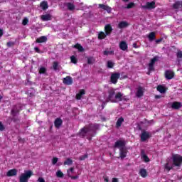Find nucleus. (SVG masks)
<instances>
[{
	"instance_id": "27",
	"label": "nucleus",
	"mask_w": 182,
	"mask_h": 182,
	"mask_svg": "<svg viewBox=\"0 0 182 182\" xmlns=\"http://www.w3.org/2000/svg\"><path fill=\"white\" fill-rule=\"evenodd\" d=\"M156 90H158V92H159V93H166V87L163 85H158L156 87Z\"/></svg>"
},
{
	"instance_id": "54",
	"label": "nucleus",
	"mask_w": 182,
	"mask_h": 182,
	"mask_svg": "<svg viewBox=\"0 0 182 182\" xmlns=\"http://www.w3.org/2000/svg\"><path fill=\"white\" fill-rule=\"evenodd\" d=\"M79 93H80L82 96H83V95H85V93H86V92L85 91V90H80V92H79Z\"/></svg>"
},
{
	"instance_id": "28",
	"label": "nucleus",
	"mask_w": 182,
	"mask_h": 182,
	"mask_svg": "<svg viewBox=\"0 0 182 182\" xmlns=\"http://www.w3.org/2000/svg\"><path fill=\"white\" fill-rule=\"evenodd\" d=\"M144 95V92L143 91V88L139 87L136 91V97H141Z\"/></svg>"
},
{
	"instance_id": "55",
	"label": "nucleus",
	"mask_w": 182,
	"mask_h": 182,
	"mask_svg": "<svg viewBox=\"0 0 182 182\" xmlns=\"http://www.w3.org/2000/svg\"><path fill=\"white\" fill-rule=\"evenodd\" d=\"M72 180H77V178H79L78 176H71Z\"/></svg>"
},
{
	"instance_id": "23",
	"label": "nucleus",
	"mask_w": 182,
	"mask_h": 182,
	"mask_svg": "<svg viewBox=\"0 0 182 182\" xmlns=\"http://www.w3.org/2000/svg\"><path fill=\"white\" fill-rule=\"evenodd\" d=\"M127 26H129L127 21H121L118 23V28L119 29H124V28H127Z\"/></svg>"
},
{
	"instance_id": "62",
	"label": "nucleus",
	"mask_w": 182,
	"mask_h": 182,
	"mask_svg": "<svg viewBox=\"0 0 182 182\" xmlns=\"http://www.w3.org/2000/svg\"><path fill=\"white\" fill-rule=\"evenodd\" d=\"M160 97H161L160 95H156V96H155V98H156V99H160Z\"/></svg>"
},
{
	"instance_id": "12",
	"label": "nucleus",
	"mask_w": 182,
	"mask_h": 182,
	"mask_svg": "<svg viewBox=\"0 0 182 182\" xmlns=\"http://www.w3.org/2000/svg\"><path fill=\"white\" fill-rule=\"evenodd\" d=\"M174 76H175V73L173 70H167L165 71V77L168 80H171V79H173V77H174Z\"/></svg>"
},
{
	"instance_id": "47",
	"label": "nucleus",
	"mask_w": 182,
	"mask_h": 182,
	"mask_svg": "<svg viewBox=\"0 0 182 182\" xmlns=\"http://www.w3.org/2000/svg\"><path fill=\"white\" fill-rule=\"evenodd\" d=\"M134 6V3L131 2L127 5V9H132Z\"/></svg>"
},
{
	"instance_id": "13",
	"label": "nucleus",
	"mask_w": 182,
	"mask_h": 182,
	"mask_svg": "<svg viewBox=\"0 0 182 182\" xmlns=\"http://www.w3.org/2000/svg\"><path fill=\"white\" fill-rule=\"evenodd\" d=\"M64 6H66L67 9L70 11V12H73L75 9H76V6H75V4L72 2H65L64 3Z\"/></svg>"
},
{
	"instance_id": "61",
	"label": "nucleus",
	"mask_w": 182,
	"mask_h": 182,
	"mask_svg": "<svg viewBox=\"0 0 182 182\" xmlns=\"http://www.w3.org/2000/svg\"><path fill=\"white\" fill-rule=\"evenodd\" d=\"M73 170H75V169L73 168V167H72V168H70V171L71 173H73Z\"/></svg>"
},
{
	"instance_id": "17",
	"label": "nucleus",
	"mask_w": 182,
	"mask_h": 182,
	"mask_svg": "<svg viewBox=\"0 0 182 182\" xmlns=\"http://www.w3.org/2000/svg\"><path fill=\"white\" fill-rule=\"evenodd\" d=\"M64 85H73V79L72 78V77L70 76H67L66 77H65L63 80Z\"/></svg>"
},
{
	"instance_id": "25",
	"label": "nucleus",
	"mask_w": 182,
	"mask_h": 182,
	"mask_svg": "<svg viewBox=\"0 0 182 182\" xmlns=\"http://www.w3.org/2000/svg\"><path fill=\"white\" fill-rule=\"evenodd\" d=\"M40 7L41 8V9H43V11H46V9L49 8V6L48 5V1H42L40 4Z\"/></svg>"
},
{
	"instance_id": "29",
	"label": "nucleus",
	"mask_w": 182,
	"mask_h": 182,
	"mask_svg": "<svg viewBox=\"0 0 182 182\" xmlns=\"http://www.w3.org/2000/svg\"><path fill=\"white\" fill-rule=\"evenodd\" d=\"M139 175L141 177H143V178H146V177H147V171L144 168L140 169Z\"/></svg>"
},
{
	"instance_id": "41",
	"label": "nucleus",
	"mask_w": 182,
	"mask_h": 182,
	"mask_svg": "<svg viewBox=\"0 0 182 182\" xmlns=\"http://www.w3.org/2000/svg\"><path fill=\"white\" fill-rule=\"evenodd\" d=\"M70 60H71V63H74L75 65H76V63H77V58H76L75 55H72L70 57Z\"/></svg>"
},
{
	"instance_id": "32",
	"label": "nucleus",
	"mask_w": 182,
	"mask_h": 182,
	"mask_svg": "<svg viewBox=\"0 0 182 182\" xmlns=\"http://www.w3.org/2000/svg\"><path fill=\"white\" fill-rule=\"evenodd\" d=\"M64 166H72L73 161L70 158H68L63 163Z\"/></svg>"
},
{
	"instance_id": "21",
	"label": "nucleus",
	"mask_w": 182,
	"mask_h": 182,
	"mask_svg": "<svg viewBox=\"0 0 182 182\" xmlns=\"http://www.w3.org/2000/svg\"><path fill=\"white\" fill-rule=\"evenodd\" d=\"M48 41V37L41 36L36 40V43H43Z\"/></svg>"
},
{
	"instance_id": "31",
	"label": "nucleus",
	"mask_w": 182,
	"mask_h": 182,
	"mask_svg": "<svg viewBox=\"0 0 182 182\" xmlns=\"http://www.w3.org/2000/svg\"><path fill=\"white\" fill-rule=\"evenodd\" d=\"M148 39L151 42L156 39V33L154 31L149 33Z\"/></svg>"
},
{
	"instance_id": "20",
	"label": "nucleus",
	"mask_w": 182,
	"mask_h": 182,
	"mask_svg": "<svg viewBox=\"0 0 182 182\" xmlns=\"http://www.w3.org/2000/svg\"><path fill=\"white\" fill-rule=\"evenodd\" d=\"M129 46H127V43L126 41H121L119 43V49L121 50H127Z\"/></svg>"
},
{
	"instance_id": "50",
	"label": "nucleus",
	"mask_w": 182,
	"mask_h": 182,
	"mask_svg": "<svg viewBox=\"0 0 182 182\" xmlns=\"http://www.w3.org/2000/svg\"><path fill=\"white\" fill-rule=\"evenodd\" d=\"M11 121L14 123H16V122H19V118L16 117V116H14L11 118Z\"/></svg>"
},
{
	"instance_id": "60",
	"label": "nucleus",
	"mask_w": 182,
	"mask_h": 182,
	"mask_svg": "<svg viewBox=\"0 0 182 182\" xmlns=\"http://www.w3.org/2000/svg\"><path fill=\"white\" fill-rule=\"evenodd\" d=\"M104 181L106 182H109V178H105Z\"/></svg>"
},
{
	"instance_id": "56",
	"label": "nucleus",
	"mask_w": 182,
	"mask_h": 182,
	"mask_svg": "<svg viewBox=\"0 0 182 182\" xmlns=\"http://www.w3.org/2000/svg\"><path fill=\"white\" fill-rule=\"evenodd\" d=\"M3 130H5V127L4 124H1V132H3Z\"/></svg>"
},
{
	"instance_id": "3",
	"label": "nucleus",
	"mask_w": 182,
	"mask_h": 182,
	"mask_svg": "<svg viewBox=\"0 0 182 182\" xmlns=\"http://www.w3.org/2000/svg\"><path fill=\"white\" fill-rule=\"evenodd\" d=\"M116 92L114 90H108V97H107L106 102L109 103H117V100L115 99Z\"/></svg>"
},
{
	"instance_id": "4",
	"label": "nucleus",
	"mask_w": 182,
	"mask_h": 182,
	"mask_svg": "<svg viewBox=\"0 0 182 182\" xmlns=\"http://www.w3.org/2000/svg\"><path fill=\"white\" fill-rule=\"evenodd\" d=\"M173 164L175 167H181L182 164V156L178 154H175L172 156Z\"/></svg>"
},
{
	"instance_id": "22",
	"label": "nucleus",
	"mask_w": 182,
	"mask_h": 182,
	"mask_svg": "<svg viewBox=\"0 0 182 182\" xmlns=\"http://www.w3.org/2000/svg\"><path fill=\"white\" fill-rule=\"evenodd\" d=\"M141 159H143L145 163H149V161H150V159L149 158V156H147V155H146V154L144 153V150L141 151Z\"/></svg>"
},
{
	"instance_id": "52",
	"label": "nucleus",
	"mask_w": 182,
	"mask_h": 182,
	"mask_svg": "<svg viewBox=\"0 0 182 182\" xmlns=\"http://www.w3.org/2000/svg\"><path fill=\"white\" fill-rule=\"evenodd\" d=\"M38 182H46L45 181V179L43 178H42V177L38 178Z\"/></svg>"
},
{
	"instance_id": "43",
	"label": "nucleus",
	"mask_w": 182,
	"mask_h": 182,
	"mask_svg": "<svg viewBox=\"0 0 182 182\" xmlns=\"http://www.w3.org/2000/svg\"><path fill=\"white\" fill-rule=\"evenodd\" d=\"M40 75H43L46 73V68L45 67H41L39 70Z\"/></svg>"
},
{
	"instance_id": "26",
	"label": "nucleus",
	"mask_w": 182,
	"mask_h": 182,
	"mask_svg": "<svg viewBox=\"0 0 182 182\" xmlns=\"http://www.w3.org/2000/svg\"><path fill=\"white\" fill-rule=\"evenodd\" d=\"M41 19L43 21H51L52 20V16H50V14L42 15L41 16Z\"/></svg>"
},
{
	"instance_id": "51",
	"label": "nucleus",
	"mask_w": 182,
	"mask_h": 182,
	"mask_svg": "<svg viewBox=\"0 0 182 182\" xmlns=\"http://www.w3.org/2000/svg\"><path fill=\"white\" fill-rule=\"evenodd\" d=\"M82 96L79 92L76 95V99L77 100H80V99H82Z\"/></svg>"
},
{
	"instance_id": "6",
	"label": "nucleus",
	"mask_w": 182,
	"mask_h": 182,
	"mask_svg": "<svg viewBox=\"0 0 182 182\" xmlns=\"http://www.w3.org/2000/svg\"><path fill=\"white\" fill-rule=\"evenodd\" d=\"M151 137V134L147 131H142L141 135H140V139L141 141H146V140H149Z\"/></svg>"
},
{
	"instance_id": "7",
	"label": "nucleus",
	"mask_w": 182,
	"mask_h": 182,
	"mask_svg": "<svg viewBox=\"0 0 182 182\" xmlns=\"http://www.w3.org/2000/svg\"><path fill=\"white\" fill-rule=\"evenodd\" d=\"M120 79V73H114L111 75L110 82L113 83V85H116L117 83V80Z\"/></svg>"
},
{
	"instance_id": "63",
	"label": "nucleus",
	"mask_w": 182,
	"mask_h": 182,
	"mask_svg": "<svg viewBox=\"0 0 182 182\" xmlns=\"http://www.w3.org/2000/svg\"><path fill=\"white\" fill-rule=\"evenodd\" d=\"M133 47L135 48H137V44L134 43V44H133Z\"/></svg>"
},
{
	"instance_id": "39",
	"label": "nucleus",
	"mask_w": 182,
	"mask_h": 182,
	"mask_svg": "<svg viewBox=\"0 0 182 182\" xmlns=\"http://www.w3.org/2000/svg\"><path fill=\"white\" fill-rule=\"evenodd\" d=\"M89 157V155L87 154H85V155L80 156L79 157V160L80 161H83L84 160H86Z\"/></svg>"
},
{
	"instance_id": "30",
	"label": "nucleus",
	"mask_w": 182,
	"mask_h": 182,
	"mask_svg": "<svg viewBox=\"0 0 182 182\" xmlns=\"http://www.w3.org/2000/svg\"><path fill=\"white\" fill-rule=\"evenodd\" d=\"M164 168L165 170H166V171H170V170H173V165L171 164V163L168 162L165 164L164 166Z\"/></svg>"
},
{
	"instance_id": "49",
	"label": "nucleus",
	"mask_w": 182,
	"mask_h": 182,
	"mask_svg": "<svg viewBox=\"0 0 182 182\" xmlns=\"http://www.w3.org/2000/svg\"><path fill=\"white\" fill-rule=\"evenodd\" d=\"M8 48H11V46H15V43L12 42V41H9L6 43Z\"/></svg>"
},
{
	"instance_id": "8",
	"label": "nucleus",
	"mask_w": 182,
	"mask_h": 182,
	"mask_svg": "<svg viewBox=\"0 0 182 182\" xmlns=\"http://www.w3.org/2000/svg\"><path fill=\"white\" fill-rule=\"evenodd\" d=\"M21 105L14 106L11 111V116H13V117H15L16 114H19V112H21Z\"/></svg>"
},
{
	"instance_id": "45",
	"label": "nucleus",
	"mask_w": 182,
	"mask_h": 182,
	"mask_svg": "<svg viewBox=\"0 0 182 182\" xmlns=\"http://www.w3.org/2000/svg\"><path fill=\"white\" fill-rule=\"evenodd\" d=\"M176 58L178 59H182V51L181 50H178L176 53Z\"/></svg>"
},
{
	"instance_id": "14",
	"label": "nucleus",
	"mask_w": 182,
	"mask_h": 182,
	"mask_svg": "<svg viewBox=\"0 0 182 182\" xmlns=\"http://www.w3.org/2000/svg\"><path fill=\"white\" fill-rule=\"evenodd\" d=\"M126 146V142H124V141H122V140H118L115 142L114 145V149H122V148H124V146Z\"/></svg>"
},
{
	"instance_id": "11",
	"label": "nucleus",
	"mask_w": 182,
	"mask_h": 182,
	"mask_svg": "<svg viewBox=\"0 0 182 182\" xmlns=\"http://www.w3.org/2000/svg\"><path fill=\"white\" fill-rule=\"evenodd\" d=\"M127 149L126 147L124 148H119V159L123 160L124 159H126L127 156Z\"/></svg>"
},
{
	"instance_id": "16",
	"label": "nucleus",
	"mask_w": 182,
	"mask_h": 182,
	"mask_svg": "<svg viewBox=\"0 0 182 182\" xmlns=\"http://www.w3.org/2000/svg\"><path fill=\"white\" fill-rule=\"evenodd\" d=\"M105 35H107V36H109V35H110L112 33V32H113V28L112 27V26L110 24H107L105 26Z\"/></svg>"
},
{
	"instance_id": "48",
	"label": "nucleus",
	"mask_w": 182,
	"mask_h": 182,
	"mask_svg": "<svg viewBox=\"0 0 182 182\" xmlns=\"http://www.w3.org/2000/svg\"><path fill=\"white\" fill-rule=\"evenodd\" d=\"M29 23V20L28 18H24L22 21V25H23V26L28 25V23Z\"/></svg>"
},
{
	"instance_id": "46",
	"label": "nucleus",
	"mask_w": 182,
	"mask_h": 182,
	"mask_svg": "<svg viewBox=\"0 0 182 182\" xmlns=\"http://www.w3.org/2000/svg\"><path fill=\"white\" fill-rule=\"evenodd\" d=\"M58 161L59 159L58 157H53L52 159V164L55 166V164H56V163H58Z\"/></svg>"
},
{
	"instance_id": "35",
	"label": "nucleus",
	"mask_w": 182,
	"mask_h": 182,
	"mask_svg": "<svg viewBox=\"0 0 182 182\" xmlns=\"http://www.w3.org/2000/svg\"><path fill=\"white\" fill-rule=\"evenodd\" d=\"M73 48H75V49H77L79 50V52H83V50H84L82 45H80L79 43L74 45Z\"/></svg>"
},
{
	"instance_id": "2",
	"label": "nucleus",
	"mask_w": 182,
	"mask_h": 182,
	"mask_svg": "<svg viewBox=\"0 0 182 182\" xmlns=\"http://www.w3.org/2000/svg\"><path fill=\"white\" fill-rule=\"evenodd\" d=\"M33 176V172L31 170L26 171L25 173H21L19 177L20 182H28L29 181V178Z\"/></svg>"
},
{
	"instance_id": "5",
	"label": "nucleus",
	"mask_w": 182,
	"mask_h": 182,
	"mask_svg": "<svg viewBox=\"0 0 182 182\" xmlns=\"http://www.w3.org/2000/svg\"><path fill=\"white\" fill-rule=\"evenodd\" d=\"M157 61H159V56H155L151 59L149 63L148 64L149 72H154V65Z\"/></svg>"
},
{
	"instance_id": "1",
	"label": "nucleus",
	"mask_w": 182,
	"mask_h": 182,
	"mask_svg": "<svg viewBox=\"0 0 182 182\" xmlns=\"http://www.w3.org/2000/svg\"><path fill=\"white\" fill-rule=\"evenodd\" d=\"M99 130L98 124H89L88 125L85 126L79 132L80 137H87L89 141H92V137L96 136V131Z\"/></svg>"
},
{
	"instance_id": "18",
	"label": "nucleus",
	"mask_w": 182,
	"mask_h": 182,
	"mask_svg": "<svg viewBox=\"0 0 182 182\" xmlns=\"http://www.w3.org/2000/svg\"><path fill=\"white\" fill-rule=\"evenodd\" d=\"M18 174V170L14 168V169H10L6 173L7 177H14Z\"/></svg>"
},
{
	"instance_id": "57",
	"label": "nucleus",
	"mask_w": 182,
	"mask_h": 182,
	"mask_svg": "<svg viewBox=\"0 0 182 182\" xmlns=\"http://www.w3.org/2000/svg\"><path fill=\"white\" fill-rule=\"evenodd\" d=\"M112 182H119V179L117 178H113Z\"/></svg>"
},
{
	"instance_id": "15",
	"label": "nucleus",
	"mask_w": 182,
	"mask_h": 182,
	"mask_svg": "<svg viewBox=\"0 0 182 182\" xmlns=\"http://www.w3.org/2000/svg\"><path fill=\"white\" fill-rule=\"evenodd\" d=\"M98 6L101 8V9H103V11H106L108 14H112V7L108 5L98 4Z\"/></svg>"
},
{
	"instance_id": "33",
	"label": "nucleus",
	"mask_w": 182,
	"mask_h": 182,
	"mask_svg": "<svg viewBox=\"0 0 182 182\" xmlns=\"http://www.w3.org/2000/svg\"><path fill=\"white\" fill-rule=\"evenodd\" d=\"M107 36V35H106V33H105V32L101 31L98 34V39H100V41H102V39H105Z\"/></svg>"
},
{
	"instance_id": "53",
	"label": "nucleus",
	"mask_w": 182,
	"mask_h": 182,
	"mask_svg": "<svg viewBox=\"0 0 182 182\" xmlns=\"http://www.w3.org/2000/svg\"><path fill=\"white\" fill-rule=\"evenodd\" d=\"M34 50H36L37 53H41V50L38 47H35Z\"/></svg>"
},
{
	"instance_id": "9",
	"label": "nucleus",
	"mask_w": 182,
	"mask_h": 182,
	"mask_svg": "<svg viewBox=\"0 0 182 182\" xmlns=\"http://www.w3.org/2000/svg\"><path fill=\"white\" fill-rule=\"evenodd\" d=\"M143 9H154L156 8V1L146 2V5L141 6Z\"/></svg>"
},
{
	"instance_id": "64",
	"label": "nucleus",
	"mask_w": 182,
	"mask_h": 182,
	"mask_svg": "<svg viewBox=\"0 0 182 182\" xmlns=\"http://www.w3.org/2000/svg\"><path fill=\"white\" fill-rule=\"evenodd\" d=\"M2 35H4V31L1 29V36H2Z\"/></svg>"
},
{
	"instance_id": "59",
	"label": "nucleus",
	"mask_w": 182,
	"mask_h": 182,
	"mask_svg": "<svg viewBox=\"0 0 182 182\" xmlns=\"http://www.w3.org/2000/svg\"><path fill=\"white\" fill-rule=\"evenodd\" d=\"M161 41H163V38L157 39V40L156 41V43H160V42H161Z\"/></svg>"
},
{
	"instance_id": "40",
	"label": "nucleus",
	"mask_w": 182,
	"mask_h": 182,
	"mask_svg": "<svg viewBox=\"0 0 182 182\" xmlns=\"http://www.w3.org/2000/svg\"><path fill=\"white\" fill-rule=\"evenodd\" d=\"M93 62H95V58L93 57L87 58V64L88 65H93Z\"/></svg>"
},
{
	"instance_id": "19",
	"label": "nucleus",
	"mask_w": 182,
	"mask_h": 182,
	"mask_svg": "<svg viewBox=\"0 0 182 182\" xmlns=\"http://www.w3.org/2000/svg\"><path fill=\"white\" fill-rule=\"evenodd\" d=\"M63 123V121L60 118L55 119L54 122V126L56 127V129H59L62 126V124Z\"/></svg>"
},
{
	"instance_id": "34",
	"label": "nucleus",
	"mask_w": 182,
	"mask_h": 182,
	"mask_svg": "<svg viewBox=\"0 0 182 182\" xmlns=\"http://www.w3.org/2000/svg\"><path fill=\"white\" fill-rule=\"evenodd\" d=\"M123 97V94L122 92H118L117 95H115V100H119V102H122L123 100L122 97Z\"/></svg>"
},
{
	"instance_id": "38",
	"label": "nucleus",
	"mask_w": 182,
	"mask_h": 182,
	"mask_svg": "<svg viewBox=\"0 0 182 182\" xmlns=\"http://www.w3.org/2000/svg\"><path fill=\"white\" fill-rule=\"evenodd\" d=\"M114 51L113 50H104L103 51V55H105V56H109V55H114Z\"/></svg>"
},
{
	"instance_id": "44",
	"label": "nucleus",
	"mask_w": 182,
	"mask_h": 182,
	"mask_svg": "<svg viewBox=\"0 0 182 182\" xmlns=\"http://www.w3.org/2000/svg\"><path fill=\"white\" fill-rule=\"evenodd\" d=\"M56 176H57V177L62 178V177H63V172L61 171L60 170H59L56 172Z\"/></svg>"
},
{
	"instance_id": "24",
	"label": "nucleus",
	"mask_w": 182,
	"mask_h": 182,
	"mask_svg": "<svg viewBox=\"0 0 182 182\" xmlns=\"http://www.w3.org/2000/svg\"><path fill=\"white\" fill-rule=\"evenodd\" d=\"M124 122V118H123V117H119L116 122L117 129H119V127H121Z\"/></svg>"
},
{
	"instance_id": "58",
	"label": "nucleus",
	"mask_w": 182,
	"mask_h": 182,
	"mask_svg": "<svg viewBox=\"0 0 182 182\" xmlns=\"http://www.w3.org/2000/svg\"><path fill=\"white\" fill-rule=\"evenodd\" d=\"M107 103V102L106 101L102 103V109H105V106H106Z\"/></svg>"
},
{
	"instance_id": "42",
	"label": "nucleus",
	"mask_w": 182,
	"mask_h": 182,
	"mask_svg": "<svg viewBox=\"0 0 182 182\" xmlns=\"http://www.w3.org/2000/svg\"><path fill=\"white\" fill-rule=\"evenodd\" d=\"M107 66L109 69H113V66H114V63H113V62H112V61H107Z\"/></svg>"
},
{
	"instance_id": "36",
	"label": "nucleus",
	"mask_w": 182,
	"mask_h": 182,
	"mask_svg": "<svg viewBox=\"0 0 182 182\" xmlns=\"http://www.w3.org/2000/svg\"><path fill=\"white\" fill-rule=\"evenodd\" d=\"M181 6V1H177L173 4V9H178V8H180Z\"/></svg>"
},
{
	"instance_id": "37",
	"label": "nucleus",
	"mask_w": 182,
	"mask_h": 182,
	"mask_svg": "<svg viewBox=\"0 0 182 182\" xmlns=\"http://www.w3.org/2000/svg\"><path fill=\"white\" fill-rule=\"evenodd\" d=\"M53 69L55 71L59 70V63H58V61H54L53 63Z\"/></svg>"
},
{
	"instance_id": "10",
	"label": "nucleus",
	"mask_w": 182,
	"mask_h": 182,
	"mask_svg": "<svg viewBox=\"0 0 182 182\" xmlns=\"http://www.w3.org/2000/svg\"><path fill=\"white\" fill-rule=\"evenodd\" d=\"M171 107L173 110H180L182 107V103L180 102L175 101L171 103Z\"/></svg>"
}]
</instances>
